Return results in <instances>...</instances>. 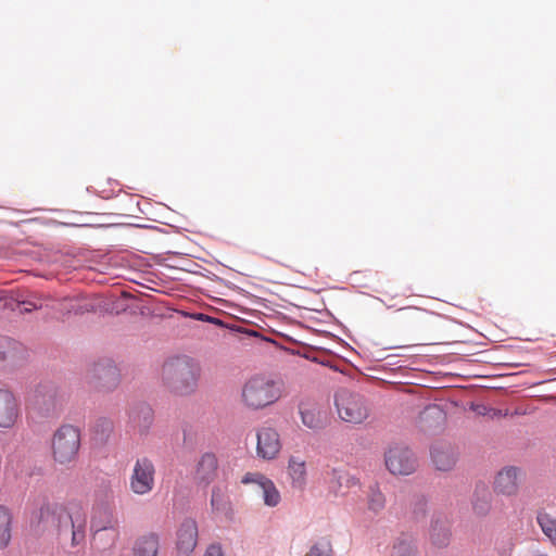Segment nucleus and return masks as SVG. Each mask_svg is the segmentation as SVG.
Instances as JSON below:
<instances>
[{"label": "nucleus", "instance_id": "obj_1", "mask_svg": "<svg viewBox=\"0 0 556 556\" xmlns=\"http://www.w3.org/2000/svg\"><path fill=\"white\" fill-rule=\"evenodd\" d=\"M30 523L41 530L55 528L61 534L71 527V546L77 547L86 541L87 513L79 502L63 505L46 496L37 503Z\"/></svg>", "mask_w": 556, "mask_h": 556}, {"label": "nucleus", "instance_id": "obj_2", "mask_svg": "<svg viewBox=\"0 0 556 556\" xmlns=\"http://www.w3.org/2000/svg\"><path fill=\"white\" fill-rule=\"evenodd\" d=\"M200 377V364L186 355L166 359L161 368L163 386L176 395L193 393L198 388Z\"/></svg>", "mask_w": 556, "mask_h": 556}, {"label": "nucleus", "instance_id": "obj_3", "mask_svg": "<svg viewBox=\"0 0 556 556\" xmlns=\"http://www.w3.org/2000/svg\"><path fill=\"white\" fill-rule=\"evenodd\" d=\"M281 396V384L265 377L249 379L241 390V402L244 407L251 410H258L273 405Z\"/></svg>", "mask_w": 556, "mask_h": 556}, {"label": "nucleus", "instance_id": "obj_4", "mask_svg": "<svg viewBox=\"0 0 556 556\" xmlns=\"http://www.w3.org/2000/svg\"><path fill=\"white\" fill-rule=\"evenodd\" d=\"M80 431L72 425L58 428L51 438V456L60 466L70 467L78 459Z\"/></svg>", "mask_w": 556, "mask_h": 556}, {"label": "nucleus", "instance_id": "obj_5", "mask_svg": "<svg viewBox=\"0 0 556 556\" xmlns=\"http://www.w3.org/2000/svg\"><path fill=\"white\" fill-rule=\"evenodd\" d=\"M334 404L339 417L350 424H362L369 416L366 400L358 393L340 389L334 395Z\"/></svg>", "mask_w": 556, "mask_h": 556}, {"label": "nucleus", "instance_id": "obj_6", "mask_svg": "<svg viewBox=\"0 0 556 556\" xmlns=\"http://www.w3.org/2000/svg\"><path fill=\"white\" fill-rule=\"evenodd\" d=\"M397 312L402 325L417 332L434 330L442 318L440 314L418 306L401 307Z\"/></svg>", "mask_w": 556, "mask_h": 556}, {"label": "nucleus", "instance_id": "obj_7", "mask_svg": "<svg viewBox=\"0 0 556 556\" xmlns=\"http://www.w3.org/2000/svg\"><path fill=\"white\" fill-rule=\"evenodd\" d=\"M155 485V466L148 457L138 458L129 477V489L136 495L151 493Z\"/></svg>", "mask_w": 556, "mask_h": 556}, {"label": "nucleus", "instance_id": "obj_8", "mask_svg": "<svg viewBox=\"0 0 556 556\" xmlns=\"http://www.w3.org/2000/svg\"><path fill=\"white\" fill-rule=\"evenodd\" d=\"M91 516L90 530L92 540H101L109 536L110 543H116L119 538L117 520L112 510L104 505H94Z\"/></svg>", "mask_w": 556, "mask_h": 556}, {"label": "nucleus", "instance_id": "obj_9", "mask_svg": "<svg viewBox=\"0 0 556 556\" xmlns=\"http://www.w3.org/2000/svg\"><path fill=\"white\" fill-rule=\"evenodd\" d=\"M256 455L264 460L276 459L282 448L281 435L277 428L263 425L256 429Z\"/></svg>", "mask_w": 556, "mask_h": 556}, {"label": "nucleus", "instance_id": "obj_10", "mask_svg": "<svg viewBox=\"0 0 556 556\" xmlns=\"http://www.w3.org/2000/svg\"><path fill=\"white\" fill-rule=\"evenodd\" d=\"M386 466L393 475L407 476L416 470L417 462L409 448L393 446L386 454Z\"/></svg>", "mask_w": 556, "mask_h": 556}, {"label": "nucleus", "instance_id": "obj_11", "mask_svg": "<svg viewBox=\"0 0 556 556\" xmlns=\"http://www.w3.org/2000/svg\"><path fill=\"white\" fill-rule=\"evenodd\" d=\"M86 379L96 389L109 391L118 384L119 374L112 363H98L88 370Z\"/></svg>", "mask_w": 556, "mask_h": 556}, {"label": "nucleus", "instance_id": "obj_12", "mask_svg": "<svg viewBox=\"0 0 556 556\" xmlns=\"http://www.w3.org/2000/svg\"><path fill=\"white\" fill-rule=\"evenodd\" d=\"M241 482L243 484L253 483L262 492L264 503L267 506L275 507L280 502V493L274 482L258 472H248L243 476Z\"/></svg>", "mask_w": 556, "mask_h": 556}, {"label": "nucleus", "instance_id": "obj_13", "mask_svg": "<svg viewBox=\"0 0 556 556\" xmlns=\"http://www.w3.org/2000/svg\"><path fill=\"white\" fill-rule=\"evenodd\" d=\"M198 542V526L192 519H186L177 532V551L180 556H189Z\"/></svg>", "mask_w": 556, "mask_h": 556}, {"label": "nucleus", "instance_id": "obj_14", "mask_svg": "<svg viewBox=\"0 0 556 556\" xmlns=\"http://www.w3.org/2000/svg\"><path fill=\"white\" fill-rule=\"evenodd\" d=\"M218 476V460L215 454L205 453L203 454L195 468L194 479L197 483L207 486Z\"/></svg>", "mask_w": 556, "mask_h": 556}, {"label": "nucleus", "instance_id": "obj_15", "mask_svg": "<svg viewBox=\"0 0 556 556\" xmlns=\"http://www.w3.org/2000/svg\"><path fill=\"white\" fill-rule=\"evenodd\" d=\"M18 417V404L14 394L7 390L0 389V427H12Z\"/></svg>", "mask_w": 556, "mask_h": 556}, {"label": "nucleus", "instance_id": "obj_16", "mask_svg": "<svg viewBox=\"0 0 556 556\" xmlns=\"http://www.w3.org/2000/svg\"><path fill=\"white\" fill-rule=\"evenodd\" d=\"M299 414L302 424L312 430H318L326 426V412L320 409L316 403L301 402L299 405Z\"/></svg>", "mask_w": 556, "mask_h": 556}, {"label": "nucleus", "instance_id": "obj_17", "mask_svg": "<svg viewBox=\"0 0 556 556\" xmlns=\"http://www.w3.org/2000/svg\"><path fill=\"white\" fill-rule=\"evenodd\" d=\"M519 469L505 467L495 477L494 491L505 496L515 495L518 492Z\"/></svg>", "mask_w": 556, "mask_h": 556}, {"label": "nucleus", "instance_id": "obj_18", "mask_svg": "<svg viewBox=\"0 0 556 556\" xmlns=\"http://www.w3.org/2000/svg\"><path fill=\"white\" fill-rule=\"evenodd\" d=\"M131 556H162L160 538L156 533H144L136 539Z\"/></svg>", "mask_w": 556, "mask_h": 556}, {"label": "nucleus", "instance_id": "obj_19", "mask_svg": "<svg viewBox=\"0 0 556 556\" xmlns=\"http://www.w3.org/2000/svg\"><path fill=\"white\" fill-rule=\"evenodd\" d=\"M431 459L438 470L448 471L457 462V453L451 445L438 444L431 450Z\"/></svg>", "mask_w": 556, "mask_h": 556}, {"label": "nucleus", "instance_id": "obj_20", "mask_svg": "<svg viewBox=\"0 0 556 556\" xmlns=\"http://www.w3.org/2000/svg\"><path fill=\"white\" fill-rule=\"evenodd\" d=\"M288 475L292 486L303 489L306 483V464L298 456H291L288 462Z\"/></svg>", "mask_w": 556, "mask_h": 556}, {"label": "nucleus", "instance_id": "obj_21", "mask_svg": "<svg viewBox=\"0 0 556 556\" xmlns=\"http://www.w3.org/2000/svg\"><path fill=\"white\" fill-rule=\"evenodd\" d=\"M358 484V480L344 470L333 469L330 488L336 494H344L349 490Z\"/></svg>", "mask_w": 556, "mask_h": 556}, {"label": "nucleus", "instance_id": "obj_22", "mask_svg": "<svg viewBox=\"0 0 556 556\" xmlns=\"http://www.w3.org/2000/svg\"><path fill=\"white\" fill-rule=\"evenodd\" d=\"M450 525L446 518L432 520L430 528V538L434 545L444 546L450 540Z\"/></svg>", "mask_w": 556, "mask_h": 556}, {"label": "nucleus", "instance_id": "obj_23", "mask_svg": "<svg viewBox=\"0 0 556 556\" xmlns=\"http://www.w3.org/2000/svg\"><path fill=\"white\" fill-rule=\"evenodd\" d=\"M211 507L215 511L226 513L231 507V503L226 486L215 485L212 490Z\"/></svg>", "mask_w": 556, "mask_h": 556}, {"label": "nucleus", "instance_id": "obj_24", "mask_svg": "<svg viewBox=\"0 0 556 556\" xmlns=\"http://www.w3.org/2000/svg\"><path fill=\"white\" fill-rule=\"evenodd\" d=\"M12 517L8 508L0 506V548L8 546L11 540Z\"/></svg>", "mask_w": 556, "mask_h": 556}, {"label": "nucleus", "instance_id": "obj_25", "mask_svg": "<svg viewBox=\"0 0 556 556\" xmlns=\"http://www.w3.org/2000/svg\"><path fill=\"white\" fill-rule=\"evenodd\" d=\"M536 521L542 532L548 538L551 543L556 546V518L547 513H540Z\"/></svg>", "mask_w": 556, "mask_h": 556}, {"label": "nucleus", "instance_id": "obj_26", "mask_svg": "<svg viewBox=\"0 0 556 556\" xmlns=\"http://www.w3.org/2000/svg\"><path fill=\"white\" fill-rule=\"evenodd\" d=\"M392 556H416V545L412 538L399 539L392 548Z\"/></svg>", "mask_w": 556, "mask_h": 556}, {"label": "nucleus", "instance_id": "obj_27", "mask_svg": "<svg viewBox=\"0 0 556 556\" xmlns=\"http://www.w3.org/2000/svg\"><path fill=\"white\" fill-rule=\"evenodd\" d=\"M472 510L478 517H484L490 513L491 500L486 490H483L482 495L477 496V498L473 501Z\"/></svg>", "mask_w": 556, "mask_h": 556}, {"label": "nucleus", "instance_id": "obj_28", "mask_svg": "<svg viewBox=\"0 0 556 556\" xmlns=\"http://www.w3.org/2000/svg\"><path fill=\"white\" fill-rule=\"evenodd\" d=\"M368 509L374 513H379L384 508L386 500L383 494L376 486H371L368 493Z\"/></svg>", "mask_w": 556, "mask_h": 556}, {"label": "nucleus", "instance_id": "obj_29", "mask_svg": "<svg viewBox=\"0 0 556 556\" xmlns=\"http://www.w3.org/2000/svg\"><path fill=\"white\" fill-rule=\"evenodd\" d=\"M429 418H434L437 420H443L444 414H443L442 409L439 406L430 405V406H427L420 413L421 421H427Z\"/></svg>", "mask_w": 556, "mask_h": 556}, {"label": "nucleus", "instance_id": "obj_30", "mask_svg": "<svg viewBox=\"0 0 556 556\" xmlns=\"http://www.w3.org/2000/svg\"><path fill=\"white\" fill-rule=\"evenodd\" d=\"M112 428V422L106 419L99 420L94 427L96 431H99V429H101L102 432H111Z\"/></svg>", "mask_w": 556, "mask_h": 556}, {"label": "nucleus", "instance_id": "obj_31", "mask_svg": "<svg viewBox=\"0 0 556 556\" xmlns=\"http://www.w3.org/2000/svg\"><path fill=\"white\" fill-rule=\"evenodd\" d=\"M96 545L102 549H109L113 547L116 543H110L109 536L103 535L101 540H93Z\"/></svg>", "mask_w": 556, "mask_h": 556}, {"label": "nucleus", "instance_id": "obj_32", "mask_svg": "<svg viewBox=\"0 0 556 556\" xmlns=\"http://www.w3.org/2000/svg\"><path fill=\"white\" fill-rule=\"evenodd\" d=\"M204 556H223L222 548L217 545H211Z\"/></svg>", "mask_w": 556, "mask_h": 556}, {"label": "nucleus", "instance_id": "obj_33", "mask_svg": "<svg viewBox=\"0 0 556 556\" xmlns=\"http://www.w3.org/2000/svg\"><path fill=\"white\" fill-rule=\"evenodd\" d=\"M529 556H546V555L541 554V553H532V554H530Z\"/></svg>", "mask_w": 556, "mask_h": 556}, {"label": "nucleus", "instance_id": "obj_34", "mask_svg": "<svg viewBox=\"0 0 556 556\" xmlns=\"http://www.w3.org/2000/svg\"><path fill=\"white\" fill-rule=\"evenodd\" d=\"M5 357H7L5 354L0 352V359L3 361V359H5Z\"/></svg>", "mask_w": 556, "mask_h": 556}]
</instances>
